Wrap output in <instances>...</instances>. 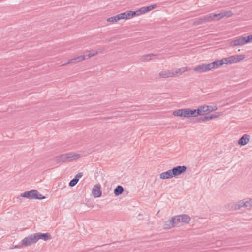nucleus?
<instances>
[{"instance_id":"nucleus-1","label":"nucleus","mask_w":252,"mask_h":252,"mask_svg":"<svg viewBox=\"0 0 252 252\" xmlns=\"http://www.w3.org/2000/svg\"><path fill=\"white\" fill-rule=\"evenodd\" d=\"M52 238L51 235L49 233H36L34 234H31L28 237H25L22 241V246H15V248H21L22 246H27L35 243L39 239L47 241Z\"/></svg>"},{"instance_id":"nucleus-2","label":"nucleus","mask_w":252,"mask_h":252,"mask_svg":"<svg viewBox=\"0 0 252 252\" xmlns=\"http://www.w3.org/2000/svg\"><path fill=\"white\" fill-rule=\"evenodd\" d=\"M79 158L80 155L79 154L68 153L56 156V160L57 163H64L73 161Z\"/></svg>"},{"instance_id":"nucleus-3","label":"nucleus","mask_w":252,"mask_h":252,"mask_svg":"<svg viewBox=\"0 0 252 252\" xmlns=\"http://www.w3.org/2000/svg\"><path fill=\"white\" fill-rule=\"evenodd\" d=\"M20 196L26 198L28 199H38L42 200L45 199V196L40 194L37 190H31L25 191L20 194Z\"/></svg>"},{"instance_id":"nucleus-4","label":"nucleus","mask_w":252,"mask_h":252,"mask_svg":"<svg viewBox=\"0 0 252 252\" xmlns=\"http://www.w3.org/2000/svg\"><path fill=\"white\" fill-rule=\"evenodd\" d=\"M245 57L244 55H235L223 58L220 61L221 63H221L222 65L223 64H231L243 60Z\"/></svg>"},{"instance_id":"nucleus-5","label":"nucleus","mask_w":252,"mask_h":252,"mask_svg":"<svg viewBox=\"0 0 252 252\" xmlns=\"http://www.w3.org/2000/svg\"><path fill=\"white\" fill-rule=\"evenodd\" d=\"M187 170L186 166H177L172 169V172L174 177L181 175L184 173Z\"/></svg>"},{"instance_id":"nucleus-6","label":"nucleus","mask_w":252,"mask_h":252,"mask_svg":"<svg viewBox=\"0 0 252 252\" xmlns=\"http://www.w3.org/2000/svg\"><path fill=\"white\" fill-rule=\"evenodd\" d=\"M231 46H238L247 44L245 37H239L238 38L232 40L230 42Z\"/></svg>"},{"instance_id":"nucleus-7","label":"nucleus","mask_w":252,"mask_h":252,"mask_svg":"<svg viewBox=\"0 0 252 252\" xmlns=\"http://www.w3.org/2000/svg\"><path fill=\"white\" fill-rule=\"evenodd\" d=\"M92 194L94 197H99L102 195L101 190V186L99 184H97L94 186L92 189Z\"/></svg>"},{"instance_id":"nucleus-8","label":"nucleus","mask_w":252,"mask_h":252,"mask_svg":"<svg viewBox=\"0 0 252 252\" xmlns=\"http://www.w3.org/2000/svg\"><path fill=\"white\" fill-rule=\"evenodd\" d=\"M209 17H208V15L204 16L203 17H200L197 19H195L192 25L194 26H196L198 25H201L204 24L206 22H209Z\"/></svg>"},{"instance_id":"nucleus-9","label":"nucleus","mask_w":252,"mask_h":252,"mask_svg":"<svg viewBox=\"0 0 252 252\" xmlns=\"http://www.w3.org/2000/svg\"><path fill=\"white\" fill-rule=\"evenodd\" d=\"M250 136L248 134H244L238 140V144L241 146H244L249 143Z\"/></svg>"},{"instance_id":"nucleus-10","label":"nucleus","mask_w":252,"mask_h":252,"mask_svg":"<svg viewBox=\"0 0 252 252\" xmlns=\"http://www.w3.org/2000/svg\"><path fill=\"white\" fill-rule=\"evenodd\" d=\"M125 13V20H127L128 19H130L134 16L140 15L139 12L138 10L133 11H127L124 12Z\"/></svg>"},{"instance_id":"nucleus-11","label":"nucleus","mask_w":252,"mask_h":252,"mask_svg":"<svg viewBox=\"0 0 252 252\" xmlns=\"http://www.w3.org/2000/svg\"><path fill=\"white\" fill-rule=\"evenodd\" d=\"M157 6L156 4H153L146 7H142L139 9L138 10V11L139 12L140 15L142 14L145 13L147 12H149L156 8H157Z\"/></svg>"},{"instance_id":"nucleus-12","label":"nucleus","mask_w":252,"mask_h":252,"mask_svg":"<svg viewBox=\"0 0 252 252\" xmlns=\"http://www.w3.org/2000/svg\"><path fill=\"white\" fill-rule=\"evenodd\" d=\"M85 60V57L84 56H79L76 58H74L73 59L69 60L66 63H63L62 65V66H64L67 64H69L72 63H75L76 62H79L81 61Z\"/></svg>"},{"instance_id":"nucleus-13","label":"nucleus","mask_w":252,"mask_h":252,"mask_svg":"<svg viewBox=\"0 0 252 252\" xmlns=\"http://www.w3.org/2000/svg\"><path fill=\"white\" fill-rule=\"evenodd\" d=\"M160 178L161 179H168L173 178V175L172 169L169 170L166 172H162L160 174Z\"/></svg>"},{"instance_id":"nucleus-14","label":"nucleus","mask_w":252,"mask_h":252,"mask_svg":"<svg viewBox=\"0 0 252 252\" xmlns=\"http://www.w3.org/2000/svg\"><path fill=\"white\" fill-rule=\"evenodd\" d=\"M208 16L209 17V22L213 20H219L223 18L222 12L218 14L211 13L209 15H208Z\"/></svg>"},{"instance_id":"nucleus-15","label":"nucleus","mask_w":252,"mask_h":252,"mask_svg":"<svg viewBox=\"0 0 252 252\" xmlns=\"http://www.w3.org/2000/svg\"><path fill=\"white\" fill-rule=\"evenodd\" d=\"M159 75L161 78H166L173 77V70H164L159 72Z\"/></svg>"},{"instance_id":"nucleus-16","label":"nucleus","mask_w":252,"mask_h":252,"mask_svg":"<svg viewBox=\"0 0 252 252\" xmlns=\"http://www.w3.org/2000/svg\"><path fill=\"white\" fill-rule=\"evenodd\" d=\"M174 218H171V220L165 221L164 222V228L170 229L174 226Z\"/></svg>"},{"instance_id":"nucleus-17","label":"nucleus","mask_w":252,"mask_h":252,"mask_svg":"<svg viewBox=\"0 0 252 252\" xmlns=\"http://www.w3.org/2000/svg\"><path fill=\"white\" fill-rule=\"evenodd\" d=\"M193 70L197 72L203 73L207 71L205 64H202L196 66Z\"/></svg>"},{"instance_id":"nucleus-18","label":"nucleus","mask_w":252,"mask_h":252,"mask_svg":"<svg viewBox=\"0 0 252 252\" xmlns=\"http://www.w3.org/2000/svg\"><path fill=\"white\" fill-rule=\"evenodd\" d=\"M189 70V69L187 67H183L181 68L177 69L175 71L173 70V77L177 75H181L183 73L185 72L186 71H188Z\"/></svg>"},{"instance_id":"nucleus-19","label":"nucleus","mask_w":252,"mask_h":252,"mask_svg":"<svg viewBox=\"0 0 252 252\" xmlns=\"http://www.w3.org/2000/svg\"><path fill=\"white\" fill-rule=\"evenodd\" d=\"M124 191V188L122 186L118 185L114 189V192L115 196H119Z\"/></svg>"},{"instance_id":"nucleus-20","label":"nucleus","mask_w":252,"mask_h":252,"mask_svg":"<svg viewBox=\"0 0 252 252\" xmlns=\"http://www.w3.org/2000/svg\"><path fill=\"white\" fill-rule=\"evenodd\" d=\"M218 117V115H216V114H211V115H210L209 116H205L204 117H201V122H205V121H209L210 120H212L213 119V118H217Z\"/></svg>"},{"instance_id":"nucleus-21","label":"nucleus","mask_w":252,"mask_h":252,"mask_svg":"<svg viewBox=\"0 0 252 252\" xmlns=\"http://www.w3.org/2000/svg\"><path fill=\"white\" fill-rule=\"evenodd\" d=\"M181 222L188 224L190 220V218L186 214L181 215Z\"/></svg>"},{"instance_id":"nucleus-22","label":"nucleus","mask_w":252,"mask_h":252,"mask_svg":"<svg viewBox=\"0 0 252 252\" xmlns=\"http://www.w3.org/2000/svg\"><path fill=\"white\" fill-rule=\"evenodd\" d=\"M157 56V54H154L152 53V54L145 55L142 56L141 59L143 61H149L150 60H151L152 57Z\"/></svg>"},{"instance_id":"nucleus-23","label":"nucleus","mask_w":252,"mask_h":252,"mask_svg":"<svg viewBox=\"0 0 252 252\" xmlns=\"http://www.w3.org/2000/svg\"><path fill=\"white\" fill-rule=\"evenodd\" d=\"M222 63L220 62V60H215L211 63L214 69L217 68L218 67L222 66L221 63Z\"/></svg>"},{"instance_id":"nucleus-24","label":"nucleus","mask_w":252,"mask_h":252,"mask_svg":"<svg viewBox=\"0 0 252 252\" xmlns=\"http://www.w3.org/2000/svg\"><path fill=\"white\" fill-rule=\"evenodd\" d=\"M182 117L185 118H189V108L182 109Z\"/></svg>"},{"instance_id":"nucleus-25","label":"nucleus","mask_w":252,"mask_h":252,"mask_svg":"<svg viewBox=\"0 0 252 252\" xmlns=\"http://www.w3.org/2000/svg\"><path fill=\"white\" fill-rule=\"evenodd\" d=\"M182 109L175 110L173 112V115L174 116L182 117Z\"/></svg>"},{"instance_id":"nucleus-26","label":"nucleus","mask_w":252,"mask_h":252,"mask_svg":"<svg viewBox=\"0 0 252 252\" xmlns=\"http://www.w3.org/2000/svg\"><path fill=\"white\" fill-rule=\"evenodd\" d=\"M172 218H174V221L175 223L174 225H178L179 223L181 222V215H178L174 217H173Z\"/></svg>"},{"instance_id":"nucleus-27","label":"nucleus","mask_w":252,"mask_h":252,"mask_svg":"<svg viewBox=\"0 0 252 252\" xmlns=\"http://www.w3.org/2000/svg\"><path fill=\"white\" fill-rule=\"evenodd\" d=\"M97 52H95V53H92L91 51H89V54H87L86 55H84L83 56L85 57V59H89L91 57H93L96 54H97Z\"/></svg>"},{"instance_id":"nucleus-28","label":"nucleus","mask_w":252,"mask_h":252,"mask_svg":"<svg viewBox=\"0 0 252 252\" xmlns=\"http://www.w3.org/2000/svg\"><path fill=\"white\" fill-rule=\"evenodd\" d=\"M245 207H251L252 206V199H249L248 200L245 201V203L243 204Z\"/></svg>"},{"instance_id":"nucleus-29","label":"nucleus","mask_w":252,"mask_h":252,"mask_svg":"<svg viewBox=\"0 0 252 252\" xmlns=\"http://www.w3.org/2000/svg\"><path fill=\"white\" fill-rule=\"evenodd\" d=\"M223 17H231L233 15V13L231 11H224L222 12Z\"/></svg>"},{"instance_id":"nucleus-30","label":"nucleus","mask_w":252,"mask_h":252,"mask_svg":"<svg viewBox=\"0 0 252 252\" xmlns=\"http://www.w3.org/2000/svg\"><path fill=\"white\" fill-rule=\"evenodd\" d=\"M200 107L201 108V111L203 115L205 114L206 112H208L209 107L207 105H203V106H200Z\"/></svg>"},{"instance_id":"nucleus-31","label":"nucleus","mask_w":252,"mask_h":252,"mask_svg":"<svg viewBox=\"0 0 252 252\" xmlns=\"http://www.w3.org/2000/svg\"><path fill=\"white\" fill-rule=\"evenodd\" d=\"M107 21L108 22H117L118 21V20H117V16L116 15V16H113V17H109L107 19Z\"/></svg>"},{"instance_id":"nucleus-32","label":"nucleus","mask_w":252,"mask_h":252,"mask_svg":"<svg viewBox=\"0 0 252 252\" xmlns=\"http://www.w3.org/2000/svg\"><path fill=\"white\" fill-rule=\"evenodd\" d=\"M125 15L124 12L117 15L116 16H117V18L118 21L119 20H121V19H125Z\"/></svg>"},{"instance_id":"nucleus-33","label":"nucleus","mask_w":252,"mask_h":252,"mask_svg":"<svg viewBox=\"0 0 252 252\" xmlns=\"http://www.w3.org/2000/svg\"><path fill=\"white\" fill-rule=\"evenodd\" d=\"M197 114L195 109L191 110L189 109V117H196Z\"/></svg>"},{"instance_id":"nucleus-34","label":"nucleus","mask_w":252,"mask_h":252,"mask_svg":"<svg viewBox=\"0 0 252 252\" xmlns=\"http://www.w3.org/2000/svg\"><path fill=\"white\" fill-rule=\"evenodd\" d=\"M77 181H76V179H74V178L70 181V182L69 183V185L70 187H74L77 184Z\"/></svg>"},{"instance_id":"nucleus-35","label":"nucleus","mask_w":252,"mask_h":252,"mask_svg":"<svg viewBox=\"0 0 252 252\" xmlns=\"http://www.w3.org/2000/svg\"><path fill=\"white\" fill-rule=\"evenodd\" d=\"M205 64L207 71H210L213 69H214V67H213V65H212L211 63H207V64H206V63H205Z\"/></svg>"},{"instance_id":"nucleus-36","label":"nucleus","mask_w":252,"mask_h":252,"mask_svg":"<svg viewBox=\"0 0 252 252\" xmlns=\"http://www.w3.org/2000/svg\"><path fill=\"white\" fill-rule=\"evenodd\" d=\"M83 175V173L82 172H80L75 175L74 179H76V180L78 182L79 179L81 178Z\"/></svg>"},{"instance_id":"nucleus-37","label":"nucleus","mask_w":252,"mask_h":252,"mask_svg":"<svg viewBox=\"0 0 252 252\" xmlns=\"http://www.w3.org/2000/svg\"><path fill=\"white\" fill-rule=\"evenodd\" d=\"M247 43L252 42V34L245 37Z\"/></svg>"},{"instance_id":"nucleus-38","label":"nucleus","mask_w":252,"mask_h":252,"mask_svg":"<svg viewBox=\"0 0 252 252\" xmlns=\"http://www.w3.org/2000/svg\"><path fill=\"white\" fill-rule=\"evenodd\" d=\"M201 108L200 107V106L198 107L197 109H195L196 110V114H197V116H198V115H203V113L201 111Z\"/></svg>"},{"instance_id":"nucleus-39","label":"nucleus","mask_w":252,"mask_h":252,"mask_svg":"<svg viewBox=\"0 0 252 252\" xmlns=\"http://www.w3.org/2000/svg\"><path fill=\"white\" fill-rule=\"evenodd\" d=\"M208 112H212L213 111H215L217 109V107L216 106H208Z\"/></svg>"},{"instance_id":"nucleus-40","label":"nucleus","mask_w":252,"mask_h":252,"mask_svg":"<svg viewBox=\"0 0 252 252\" xmlns=\"http://www.w3.org/2000/svg\"><path fill=\"white\" fill-rule=\"evenodd\" d=\"M245 203V201L244 200H241L239 202H238L237 203H238V205H239L240 207H244V205H243V204Z\"/></svg>"},{"instance_id":"nucleus-41","label":"nucleus","mask_w":252,"mask_h":252,"mask_svg":"<svg viewBox=\"0 0 252 252\" xmlns=\"http://www.w3.org/2000/svg\"><path fill=\"white\" fill-rule=\"evenodd\" d=\"M201 117L196 118L193 119V122H194L195 123L202 122L201 121Z\"/></svg>"},{"instance_id":"nucleus-42","label":"nucleus","mask_w":252,"mask_h":252,"mask_svg":"<svg viewBox=\"0 0 252 252\" xmlns=\"http://www.w3.org/2000/svg\"><path fill=\"white\" fill-rule=\"evenodd\" d=\"M240 206L239 205H238V203H236L234 205V209H239L240 208Z\"/></svg>"},{"instance_id":"nucleus-43","label":"nucleus","mask_w":252,"mask_h":252,"mask_svg":"<svg viewBox=\"0 0 252 252\" xmlns=\"http://www.w3.org/2000/svg\"><path fill=\"white\" fill-rule=\"evenodd\" d=\"M116 39V37H112V38H111L109 39L108 40V41H109V42H111V41H113L114 39Z\"/></svg>"},{"instance_id":"nucleus-44","label":"nucleus","mask_w":252,"mask_h":252,"mask_svg":"<svg viewBox=\"0 0 252 252\" xmlns=\"http://www.w3.org/2000/svg\"><path fill=\"white\" fill-rule=\"evenodd\" d=\"M109 119V117H106L104 119L106 120V119Z\"/></svg>"},{"instance_id":"nucleus-45","label":"nucleus","mask_w":252,"mask_h":252,"mask_svg":"<svg viewBox=\"0 0 252 252\" xmlns=\"http://www.w3.org/2000/svg\"><path fill=\"white\" fill-rule=\"evenodd\" d=\"M100 247V246H96V247H95V248H98V247Z\"/></svg>"}]
</instances>
